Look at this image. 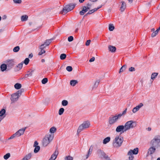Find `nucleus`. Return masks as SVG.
Listing matches in <instances>:
<instances>
[{
    "label": "nucleus",
    "instance_id": "53",
    "mask_svg": "<svg viewBox=\"0 0 160 160\" xmlns=\"http://www.w3.org/2000/svg\"><path fill=\"white\" fill-rule=\"evenodd\" d=\"M128 155L129 156V160H132L133 159L134 157L132 154L131 153V155L128 154Z\"/></svg>",
    "mask_w": 160,
    "mask_h": 160
},
{
    "label": "nucleus",
    "instance_id": "59",
    "mask_svg": "<svg viewBox=\"0 0 160 160\" xmlns=\"http://www.w3.org/2000/svg\"><path fill=\"white\" fill-rule=\"evenodd\" d=\"M87 7H86V8H89V10L91 8V4L88 3L87 4Z\"/></svg>",
    "mask_w": 160,
    "mask_h": 160
},
{
    "label": "nucleus",
    "instance_id": "36",
    "mask_svg": "<svg viewBox=\"0 0 160 160\" xmlns=\"http://www.w3.org/2000/svg\"><path fill=\"white\" fill-rule=\"evenodd\" d=\"M114 29V27L112 24H110L109 26V30L110 31H112Z\"/></svg>",
    "mask_w": 160,
    "mask_h": 160
},
{
    "label": "nucleus",
    "instance_id": "60",
    "mask_svg": "<svg viewBox=\"0 0 160 160\" xmlns=\"http://www.w3.org/2000/svg\"><path fill=\"white\" fill-rule=\"evenodd\" d=\"M38 143L37 141H35L34 142V144L33 145V147H36L38 146Z\"/></svg>",
    "mask_w": 160,
    "mask_h": 160
},
{
    "label": "nucleus",
    "instance_id": "30",
    "mask_svg": "<svg viewBox=\"0 0 160 160\" xmlns=\"http://www.w3.org/2000/svg\"><path fill=\"white\" fill-rule=\"evenodd\" d=\"M158 74V73L154 72L152 73L151 76V79L152 80L154 79L157 77Z\"/></svg>",
    "mask_w": 160,
    "mask_h": 160
},
{
    "label": "nucleus",
    "instance_id": "61",
    "mask_svg": "<svg viewBox=\"0 0 160 160\" xmlns=\"http://www.w3.org/2000/svg\"><path fill=\"white\" fill-rule=\"evenodd\" d=\"M127 108H126L123 111V112L122 113V114L125 115L126 114V112H127Z\"/></svg>",
    "mask_w": 160,
    "mask_h": 160
},
{
    "label": "nucleus",
    "instance_id": "50",
    "mask_svg": "<svg viewBox=\"0 0 160 160\" xmlns=\"http://www.w3.org/2000/svg\"><path fill=\"white\" fill-rule=\"evenodd\" d=\"M13 1L16 4H20L22 2V0H13Z\"/></svg>",
    "mask_w": 160,
    "mask_h": 160
},
{
    "label": "nucleus",
    "instance_id": "41",
    "mask_svg": "<svg viewBox=\"0 0 160 160\" xmlns=\"http://www.w3.org/2000/svg\"><path fill=\"white\" fill-rule=\"evenodd\" d=\"M99 82H100V80H97L96 81V82L94 84V87L95 88H97L98 87V86L99 83Z\"/></svg>",
    "mask_w": 160,
    "mask_h": 160
},
{
    "label": "nucleus",
    "instance_id": "35",
    "mask_svg": "<svg viewBox=\"0 0 160 160\" xmlns=\"http://www.w3.org/2000/svg\"><path fill=\"white\" fill-rule=\"evenodd\" d=\"M10 157V154L8 153L4 156L3 158L5 160L8 159Z\"/></svg>",
    "mask_w": 160,
    "mask_h": 160
},
{
    "label": "nucleus",
    "instance_id": "4",
    "mask_svg": "<svg viewBox=\"0 0 160 160\" xmlns=\"http://www.w3.org/2000/svg\"><path fill=\"white\" fill-rule=\"evenodd\" d=\"M26 129V127H24L21 129H20L15 133L12 135L9 138H8V140H9L13 139L16 137H18L23 135Z\"/></svg>",
    "mask_w": 160,
    "mask_h": 160
},
{
    "label": "nucleus",
    "instance_id": "2",
    "mask_svg": "<svg viewBox=\"0 0 160 160\" xmlns=\"http://www.w3.org/2000/svg\"><path fill=\"white\" fill-rule=\"evenodd\" d=\"M150 146L157 148L160 146V136H155L149 142Z\"/></svg>",
    "mask_w": 160,
    "mask_h": 160
},
{
    "label": "nucleus",
    "instance_id": "56",
    "mask_svg": "<svg viewBox=\"0 0 160 160\" xmlns=\"http://www.w3.org/2000/svg\"><path fill=\"white\" fill-rule=\"evenodd\" d=\"M90 42L91 40H87L86 42L85 45L87 46H89L90 44Z\"/></svg>",
    "mask_w": 160,
    "mask_h": 160
},
{
    "label": "nucleus",
    "instance_id": "44",
    "mask_svg": "<svg viewBox=\"0 0 160 160\" xmlns=\"http://www.w3.org/2000/svg\"><path fill=\"white\" fill-rule=\"evenodd\" d=\"M29 59L28 58H27L24 60L23 63H24L25 65H27L29 63Z\"/></svg>",
    "mask_w": 160,
    "mask_h": 160
},
{
    "label": "nucleus",
    "instance_id": "33",
    "mask_svg": "<svg viewBox=\"0 0 160 160\" xmlns=\"http://www.w3.org/2000/svg\"><path fill=\"white\" fill-rule=\"evenodd\" d=\"M51 39L46 40L44 44H45V45H46V46H48L51 42Z\"/></svg>",
    "mask_w": 160,
    "mask_h": 160
},
{
    "label": "nucleus",
    "instance_id": "23",
    "mask_svg": "<svg viewBox=\"0 0 160 160\" xmlns=\"http://www.w3.org/2000/svg\"><path fill=\"white\" fill-rule=\"evenodd\" d=\"M5 112H6L5 109H2L0 111V117L2 118L4 116H5V115H4Z\"/></svg>",
    "mask_w": 160,
    "mask_h": 160
},
{
    "label": "nucleus",
    "instance_id": "63",
    "mask_svg": "<svg viewBox=\"0 0 160 160\" xmlns=\"http://www.w3.org/2000/svg\"><path fill=\"white\" fill-rule=\"evenodd\" d=\"M33 57V54L32 53H31L30 54H29V58H31L32 57Z\"/></svg>",
    "mask_w": 160,
    "mask_h": 160
},
{
    "label": "nucleus",
    "instance_id": "38",
    "mask_svg": "<svg viewBox=\"0 0 160 160\" xmlns=\"http://www.w3.org/2000/svg\"><path fill=\"white\" fill-rule=\"evenodd\" d=\"M66 57V55L64 53L62 54L60 56V58L61 60H64L65 59Z\"/></svg>",
    "mask_w": 160,
    "mask_h": 160
},
{
    "label": "nucleus",
    "instance_id": "34",
    "mask_svg": "<svg viewBox=\"0 0 160 160\" xmlns=\"http://www.w3.org/2000/svg\"><path fill=\"white\" fill-rule=\"evenodd\" d=\"M35 148L34 150V152L35 153L38 152L40 149V147L39 146H37L35 147Z\"/></svg>",
    "mask_w": 160,
    "mask_h": 160
},
{
    "label": "nucleus",
    "instance_id": "8",
    "mask_svg": "<svg viewBox=\"0 0 160 160\" xmlns=\"http://www.w3.org/2000/svg\"><path fill=\"white\" fill-rule=\"evenodd\" d=\"M5 62L8 68V70H9L13 67L15 62L13 59L7 60Z\"/></svg>",
    "mask_w": 160,
    "mask_h": 160
},
{
    "label": "nucleus",
    "instance_id": "54",
    "mask_svg": "<svg viewBox=\"0 0 160 160\" xmlns=\"http://www.w3.org/2000/svg\"><path fill=\"white\" fill-rule=\"evenodd\" d=\"M123 115V114H122V113L121 114V113H120L119 114H118V115H117V114H116L115 115L116 116V117L117 118V119H118V120L120 118H121V117H122V116Z\"/></svg>",
    "mask_w": 160,
    "mask_h": 160
},
{
    "label": "nucleus",
    "instance_id": "10",
    "mask_svg": "<svg viewBox=\"0 0 160 160\" xmlns=\"http://www.w3.org/2000/svg\"><path fill=\"white\" fill-rule=\"evenodd\" d=\"M118 120V119L115 115H112L109 118L108 122L110 125H112L114 124Z\"/></svg>",
    "mask_w": 160,
    "mask_h": 160
},
{
    "label": "nucleus",
    "instance_id": "57",
    "mask_svg": "<svg viewBox=\"0 0 160 160\" xmlns=\"http://www.w3.org/2000/svg\"><path fill=\"white\" fill-rule=\"evenodd\" d=\"M138 111V110L136 108V107L134 108L132 110V111L134 113H136L137 111Z\"/></svg>",
    "mask_w": 160,
    "mask_h": 160
},
{
    "label": "nucleus",
    "instance_id": "22",
    "mask_svg": "<svg viewBox=\"0 0 160 160\" xmlns=\"http://www.w3.org/2000/svg\"><path fill=\"white\" fill-rule=\"evenodd\" d=\"M32 156V154L31 153H29L27 155H26L25 157H24L23 159H24V160H28Z\"/></svg>",
    "mask_w": 160,
    "mask_h": 160
},
{
    "label": "nucleus",
    "instance_id": "5",
    "mask_svg": "<svg viewBox=\"0 0 160 160\" xmlns=\"http://www.w3.org/2000/svg\"><path fill=\"white\" fill-rule=\"evenodd\" d=\"M123 142V138H120L119 136H116L113 140V145L115 147H120Z\"/></svg>",
    "mask_w": 160,
    "mask_h": 160
},
{
    "label": "nucleus",
    "instance_id": "46",
    "mask_svg": "<svg viewBox=\"0 0 160 160\" xmlns=\"http://www.w3.org/2000/svg\"><path fill=\"white\" fill-rule=\"evenodd\" d=\"M41 51L40 52L38 53V55H41L43 53H44L45 52V50L44 49H40Z\"/></svg>",
    "mask_w": 160,
    "mask_h": 160
},
{
    "label": "nucleus",
    "instance_id": "40",
    "mask_svg": "<svg viewBox=\"0 0 160 160\" xmlns=\"http://www.w3.org/2000/svg\"><path fill=\"white\" fill-rule=\"evenodd\" d=\"M20 49L19 46H17L14 47L13 49V51L14 52H18Z\"/></svg>",
    "mask_w": 160,
    "mask_h": 160
},
{
    "label": "nucleus",
    "instance_id": "28",
    "mask_svg": "<svg viewBox=\"0 0 160 160\" xmlns=\"http://www.w3.org/2000/svg\"><path fill=\"white\" fill-rule=\"evenodd\" d=\"M127 67V65H124L122 66L121 68H120L119 73H120L121 72L124 71L126 69Z\"/></svg>",
    "mask_w": 160,
    "mask_h": 160
},
{
    "label": "nucleus",
    "instance_id": "31",
    "mask_svg": "<svg viewBox=\"0 0 160 160\" xmlns=\"http://www.w3.org/2000/svg\"><path fill=\"white\" fill-rule=\"evenodd\" d=\"M56 131V128L55 127H52L50 129V132L51 133L53 134Z\"/></svg>",
    "mask_w": 160,
    "mask_h": 160
},
{
    "label": "nucleus",
    "instance_id": "14",
    "mask_svg": "<svg viewBox=\"0 0 160 160\" xmlns=\"http://www.w3.org/2000/svg\"><path fill=\"white\" fill-rule=\"evenodd\" d=\"M138 152V148H136L133 150H130L128 152V154H131V153L133 154H137Z\"/></svg>",
    "mask_w": 160,
    "mask_h": 160
},
{
    "label": "nucleus",
    "instance_id": "13",
    "mask_svg": "<svg viewBox=\"0 0 160 160\" xmlns=\"http://www.w3.org/2000/svg\"><path fill=\"white\" fill-rule=\"evenodd\" d=\"M19 97L15 93L12 94L11 96V100L12 102V103L16 101L18 99Z\"/></svg>",
    "mask_w": 160,
    "mask_h": 160
},
{
    "label": "nucleus",
    "instance_id": "7",
    "mask_svg": "<svg viewBox=\"0 0 160 160\" xmlns=\"http://www.w3.org/2000/svg\"><path fill=\"white\" fill-rule=\"evenodd\" d=\"M90 125V122L88 121L83 122L79 127L77 131V133H79L83 129L88 128Z\"/></svg>",
    "mask_w": 160,
    "mask_h": 160
},
{
    "label": "nucleus",
    "instance_id": "17",
    "mask_svg": "<svg viewBox=\"0 0 160 160\" xmlns=\"http://www.w3.org/2000/svg\"><path fill=\"white\" fill-rule=\"evenodd\" d=\"M0 68L2 72H4L5 71H8V68L6 64H1L0 66Z\"/></svg>",
    "mask_w": 160,
    "mask_h": 160
},
{
    "label": "nucleus",
    "instance_id": "51",
    "mask_svg": "<svg viewBox=\"0 0 160 160\" xmlns=\"http://www.w3.org/2000/svg\"><path fill=\"white\" fill-rule=\"evenodd\" d=\"M73 40V38L72 36H69L68 38V41L69 42H72Z\"/></svg>",
    "mask_w": 160,
    "mask_h": 160
},
{
    "label": "nucleus",
    "instance_id": "26",
    "mask_svg": "<svg viewBox=\"0 0 160 160\" xmlns=\"http://www.w3.org/2000/svg\"><path fill=\"white\" fill-rule=\"evenodd\" d=\"M78 83V82L76 80H72L70 81V84L71 85L74 86Z\"/></svg>",
    "mask_w": 160,
    "mask_h": 160
},
{
    "label": "nucleus",
    "instance_id": "43",
    "mask_svg": "<svg viewBox=\"0 0 160 160\" xmlns=\"http://www.w3.org/2000/svg\"><path fill=\"white\" fill-rule=\"evenodd\" d=\"M48 79L47 78H45L42 80V82L43 84H45L47 82Z\"/></svg>",
    "mask_w": 160,
    "mask_h": 160
},
{
    "label": "nucleus",
    "instance_id": "45",
    "mask_svg": "<svg viewBox=\"0 0 160 160\" xmlns=\"http://www.w3.org/2000/svg\"><path fill=\"white\" fill-rule=\"evenodd\" d=\"M143 105V104L141 103H140L137 106L136 108L139 110L140 108H141Z\"/></svg>",
    "mask_w": 160,
    "mask_h": 160
},
{
    "label": "nucleus",
    "instance_id": "6",
    "mask_svg": "<svg viewBox=\"0 0 160 160\" xmlns=\"http://www.w3.org/2000/svg\"><path fill=\"white\" fill-rule=\"evenodd\" d=\"M136 126V123L135 122L133 121H129L127 122L125 125V131H126L130 129L133 128Z\"/></svg>",
    "mask_w": 160,
    "mask_h": 160
},
{
    "label": "nucleus",
    "instance_id": "19",
    "mask_svg": "<svg viewBox=\"0 0 160 160\" xmlns=\"http://www.w3.org/2000/svg\"><path fill=\"white\" fill-rule=\"evenodd\" d=\"M33 71V70H32L30 72V71H28V72H29V73L26 74L24 77V78H27L28 77H31L32 75V73Z\"/></svg>",
    "mask_w": 160,
    "mask_h": 160
},
{
    "label": "nucleus",
    "instance_id": "27",
    "mask_svg": "<svg viewBox=\"0 0 160 160\" xmlns=\"http://www.w3.org/2000/svg\"><path fill=\"white\" fill-rule=\"evenodd\" d=\"M28 16L26 15H22L21 17V20L22 21H26L28 19Z\"/></svg>",
    "mask_w": 160,
    "mask_h": 160
},
{
    "label": "nucleus",
    "instance_id": "39",
    "mask_svg": "<svg viewBox=\"0 0 160 160\" xmlns=\"http://www.w3.org/2000/svg\"><path fill=\"white\" fill-rule=\"evenodd\" d=\"M64 111V109L63 108H60L58 112V114L59 115H62Z\"/></svg>",
    "mask_w": 160,
    "mask_h": 160
},
{
    "label": "nucleus",
    "instance_id": "47",
    "mask_svg": "<svg viewBox=\"0 0 160 160\" xmlns=\"http://www.w3.org/2000/svg\"><path fill=\"white\" fill-rule=\"evenodd\" d=\"M46 46L45 44L43 43L39 46V48L40 49H44Z\"/></svg>",
    "mask_w": 160,
    "mask_h": 160
},
{
    "label": "nucleus",
    "instance_id": "49",
    "mask_svg": "<svg viewBox=\"0 0 160 160\" xmlns=\"http://www.w3.org/2000/svg\"><path fill=\"white\" fill-rule=\"evenodd\" d=\"M92 150H93V147H92V146L91 145V147H90L88 153H89L91 155L92 153Z\"/></svg>",
    "mask_w": 160,
    "mask_h": 160
},
{
    "label": "nucleus",
    "instance_id": "21",
    "mask_svg": "<svg viewBox=\"0 0 160 160\" xmlns=\"http://www.w3.org/2000/svg\"><path fill=\"white\" fill-rule=\"evenodd\" d=\"M108 49L112 52H115L116 50V48L115 47L111 45L108 46Z\"/></svg>",
    "mask_w": 160,
    "mask_h": 160
},
{
    "label": "nucleus",
    "instance_id": "9",
    "mask_svg": "<svg viewBox=\"0 0 160 160\" xmlns=\"http://www.w3.org/2000/svg\"><path fill=\"white\" fill-rule=\"evenodd\" d=\"M156 149L155 147L150 146L148 150L147 157L152 156V155L155 152Z\"/></svg>",
    "mask_w": 160,
    "mask_h": 160
},
{
    "label": "nucleus",
    "instance_id": "29",
    "mask_svg": "<svg viewBox=\"0 0 160 160\" xmlns=\"http://www.w3.org/2000/svg\"><path fill=\"white\" fill-rule=\"evenodd\" d=\"M22 87V85L21 84L18 83H16L14 85L15 88L17 89H20Z\"/></svg>",
    "mask_w": 160,
    "mask_h": 160
},
{
    "label": "nucleus",
    "instance_id": "11",
    "mask_svg": "<svg viewBox=\"0 0 160 160\" xmlns=\"http://www.w3.org/2000/svg\"><path fill=\"white\" fill-rule=\"evenodd\" d=\"M97 154L99 155H100L102 156L104 158L108 160L109 159V158L108 157V156L106 155L105 153L101 149H98V150L97 151Z\"/></svg>",
    "mask_w": 160,
    "mask_h": 160
},
{
    "label": "nucleus",
    "instance_id": "32",
    "mask_svg": "<svg viewBox=\"0 0 160 160\" xmlns=\"http://www.w3.org/2000/svg\"><path fill=\"white\" fill-rule=\"evenodd\" d=\"M23 63V62H22L17 65V67L18 68V70H20L22 68Z\"/></svg>",
    "mask_w": 160,
    "mask_h": 160
},
{
    "label": "nucleus",
    "instance_id": "1",
    "mask_svg": "<svg viewBox=\"0 0 160 160\" xmlns=\"http://www.w3.org/2000/svg\"><path fill=\"white\" fill-rule=\"evenodd\" d=\"M54 138L53 134H48L43 139L42 144L43 146L46 147L52 141Z\"/></svg>",
    "mask_w": 160,
    "mask_h": 160
},
{
    "label": "nucleus",
    "instance_id": "42",
    "mask_svg": "<svg viewBox=\"0 0 160 160\" xmlns=\"http://www.w3.org/2000/svg\"><path fill=\"white\" fill-rule=\"evenodd\" d=\"M73 158L70 156H66L65 158V160H73Z\"/></svg>",
    "mask_w": 160,
    "mask_h": 160
},
{
    "label": "nucleus",
    "instance_id": "25",
    "mask_svg": "<svg viewBox=\"0 0 160 160\" xmlns=\"http://www.w3.org/2000/svg\"><path fill=\"white\" fill-rule=\"evenodd\" d=\"M110 140V137H107L105 138L103 140V143L106 144L107 143L109 142Z\"/></svg>",
    "mask_w": 160,
    "mask_h": 160
},
{
    "label": "nucleus",
    "instance_id": "20",
    "mask_svg": "<svg viewBox=\"0 0 160 160\" xmlns=\"http://www.w3.org/2000/svg\"><path fill=\"white\" fill-rule=\"evenodd\" d=\"M160 30V27H159V28L157 29L155 32H153L151 34V37L153 38L156 36V35L158 34L159 31Z\"/></svg>",
    "mask_w": 160,
    "mask_h": 160
},
{
    "label": "nucleus",
    "instance_id": "55",
    "mask_svg": "<svg viewBox=\"0 0 160 160\" xmlns=\"http://www.w3.org/2000/svg\"><path fill=\"white\" fill-rule=\"evenodd\" d=\"M93 12H94L92 9L89 10V12L85 15H84V17L87 15H88V14H91Z\"/></svg>",
    "mask_w": 160,
    "mask_h": 160
},
{
    "label": "nucleus",
    "instance_id": "18",
    "mask_svg": "<svg viewBox=\"0 0 160 160\" xmlns=\"http://www.w3.org/2000/svg\"><path fill=\"white\" fill-rule=\"evenodd\" d=\"M121 2L122 4L121 5V6L120 8V10L121 12H123L124 10L126 8V3L124 1H122Z\"/></svg>",
    "mask_w": 160,
    "mask_h": 160
},
{
    "label": "nucleus",
    "instance_id": "12",
    "mask_svg": "<svg viewBox=\"0 0 160 160\" xmlns=\"http://www.w3.org/2000/svg\"><path fill=\"white\" fill-rule=\"evenodd\" d=\"M116 131L117 132H122V133L126 132L125 131V128L124 125H119L116 128Z\"/></svg>",
    "mask_w": 160,
    "mask_h": 160
},
{
    "label": "nucleus",
    "instance_id": "48",
    "mask_svg": "<svg viewBox=\"0 0 160 160\" xmlns=\"http://www.w3.org/2000/svg\"><path fill=\"white\" fill-rule=\"evenodd\" d=\"M66 70L68 72H71L72 71V68L71 66H67L66 68Z\"/></svg>",
    "mask_w": 160,
    "mask_h": 160
},
{
    "label": "nucleus",
    "instance_id": "15",
    "mask_svg": "<svg viewBox=\"0 0 160 160\" xmlns=\"http://www.w3.org/2000/svg\"><path fill=\"white\" fill-rule=\"evenodd\" d=\"M58 153V151L56 150L54 153L52 155L51 158L49 159V160H55L56 158Z\"/></svg>",
    "mask_w": 160,
    "mask_h": 160
},
{
    "label": "nucleus",
    "instance_id": "52",
    "mask_svg": "<svg viewBox=\"0 0 160 160\" xmlns=\"http://www.w3.org/2000/svg\"><path fill=\"white\" fill-rule=\"evenodd\" d=\"M128 70L130 72H133L135 71V69L134 67H131L129 68Z\"/></svg>",
    "mask_w": 160,
    "mask_h": 160
},
{
    "label": "nucleus",
    "instance_id": "64",
    "mask_svg": "<svg viewBox=\"0 0 160 160\" xmlns=\"http://www.w3.org/2000/svg\"><path fill=\"white\" fill-rule=\"evenodd\" d=\"M7 18V17L6 15H4L2 17V19H5Z\"/></svg>",
    "mask_w": 160,
    "mask_h": 160
},
{
    "label": "nucleus",
    "instance_id": "16",
    "mask_svg": "<svg viewBox=\"0 0 160 160\" xmlns=\"http://www.w3.org/2000/svg\"><path fill=\"white\" fill-rule=\"evenodd\" d=\"M88 10H89V8H86V6H83L82 7V10L80 12L79 14L81 15H83L86 12H87Z\"/></svg>",
    "mask_w": 160,
    "mask_h": 160
},
{
    "label": "nucleus",
    "instance_id": "58",
    "mask_svg": "<svg viewBox=\"0 0 160 160\" xmlns=\"http://www.w3.org/2000/svg\"><path fill=\"white\" fill-rule=\"evenodd\" d=\"M95 60V58L93 57H92L89 60V62H93Z\"/></svg>",
    "mask_w": 160,
    "mask_h": 160
},
{
    "label": "nucleus",
    "instance_id": "3",
    "mask_svg": "<svg viewBox=\"0 0 160 160\" xmlns=\"http://www.w3.org/2000/svg\"><path fill=\"white\" fill-rule=\"evenodd\" d=\"M76 4L70 3L68 5H66L63 8L62 11L61 12V14L64 15L68 12L73 10L75 8Z\"/></svg>",
    "mask_w": 160,
    "mask_h": 160
},
{
    "label": "nucleus",
    "instance_id": "62",
    "mask_svg": "<svg viewBox=\"0 0 160 160\" xmlns=\"http://www.w3.org/2000/svg\"><path fill=\"white\" fill-rule=\"evenodd\" d=\"M90 155V154L89 153H87V154L85 156L86 159H87L88 158Z\"/></svg>",
    "mask_w": 160,
    "mask_h": 160
},
{
    "label": "nucleus",
    "instance_id": "24",
    "mask_svg": "<svg viewBox=\"0 0 160 160\" xmlns=\"http://www.w3.org/2000/svg\"><path fill=\"white\" fill-rule=\"evenodd\" d=\"M24 91L23 89H21L20 90L17 92L15 93L16 94V95H17L19 97L21 95L22 93L24 92Z\"/></svg>",
    "mask_w": 160,
    "mask_h": 160
},
{
    "label": "nucleus",
    "instance_id": "37",
    "mask_svg": "<svg viewBox=\"0 0 160 160\" xmlns=\"http://www.w3.org/2000/svg\"><path fill=\"white\" fill-rule=\"evenodd\" d=\"M68 103V101L66 100H63L62 102V104L63 106H66Z\"/></svg>",
    "mask_w": 160,
    "mask_h": 160
}]
</instances>
